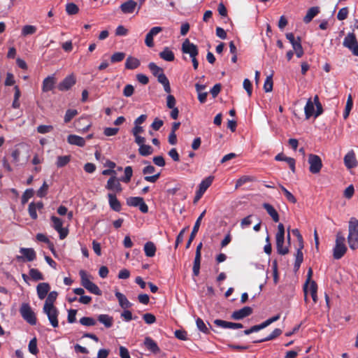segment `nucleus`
I'll return each mask as SVG.
<instances>
[{
	"instance_id": "1",
	"label": "nucleus",
	"mask_w": 358,
	"mask_h": 358,
	"mask_svg": "<svg viewBox=\"0 0 358 358\" xmlns=\"http://www.w3.org/2000/svg\"><path fill=\"white\" fill-rule=\"evenodd\" d=\"M348 242L349 247L352 250L358 248V220L355 217H351L348 225Z\"/></svg>"
},
{
	"instance_id": "2",
	"label": "nucleus",
	"mask_w": 358,
	"mask_h": 358,
	"mask_svg": "<svg viewBox=\"0 0 358 358\" xmlns=\"http://www.w3.org/2000/svg\"><path fill=\"white\" fill-rule=\"evenodd\" d=\"M285 242V227L282 223L278 225V231L275 234L276 249L279 255H285L289 253V248L283 246Z\"/></svg>"
},
{
	"instance_id": "3",
	"label": "nucleus",
	"mask_w": 358,
	"mask_h": 358,
	"mask_svg": "<svg viewBox=\"0 0 358 358\" xmlns=\"http://www.w3.org/2000/svg\"><path fill=\"white\" fill-rule=\"evenodd\" d=\"M79 275L81 279V285L86 289H87L90 292L98 296H101L102 294L99 287L90 280V275H87L85 271L80 270L79 271Z\"/></svg>"
},
{
	"instance_id": "4",
	"label": "nucleus",
	"mask_w": 358,
	"mask_h": 358,
	"mask_svg": "<svg viewBox=\"0 0 358 358\" xmlns=\"http://www.w3.org/2000/svg\"><path fill=\"white\" fill-rule=\"evenodd\" d=\"M345 238L341 232L336 234V245L334 248V258L335 259H341L346 252L347 247L345 245Z\"/></svg>"
},
{
	"instance_id": "5",
	"label": "nucleus",
	"mask_w": 358,
	"mask_h": 358,
	"mask_svg": "<svg viewBox=\"0 0 358 358\" xmlns=\"http://www.w3.org/2000/svg\"><path fill=\"white\" fill-rule=\"evenodd\" d=\"M20 313L22 318L29 324L36 325V317L29 303H22Z\"/></svg>"
},
{
	"instance_id": "6",
	"label": "nucleus",
	"mask_w": 358,
	"mask_h": 358,
	"mask_svg": "<svg viewBox=\"0 0 358 358\" xmlns=\"http://www.w3.org/2000/svg\"><path fill=\"white\" fill-rule=\"evenodd\" d=\"M43 311L48 316L50 324L55 328L59 326L57 308L55 306H43Z\"/></svg>"
},
{
	"instance_id": "7",
	"label": "nucleus",
	"mask_w": 358,
	"mask_h": 358,
	"mask_svg": "<svg viewBox=\"0 0 358 358\" xmlns=\"http://www.w3.org/2000/svg\"><path fill=\"white\" fill-rule=\"evenodd\" d=\"M343 44L351 50L354 55L358 56V42L354 33H349L345 37Z\"/></svg>"
},
{
	"instance_id": "8",
	"label": "nucleus",
	"mask_w": 358,
	"mask_h": 358,
	"mask_svg": "<svg viewBox=\"0 0 358 358\" xmlns=\"http://www.w3.org/2000/svg\"><path fill=\"white\" fill-rule=\"evenodd\" d=\"M127 204L129 206L138 207L141 212L147 213L148 212V206L145 203L143 199L139 196H131L127 199Z\"/></svg>"
},
{
	"instance_id": "9",
	"label": "nucleus",
	"mask_w": 358,
	"mask_h": 358,
	"mask_svg": "<svg viewBox=\"0 0 358 358\" xmlns=\"http://www.w3.org/2000/svg\"><path fill=\"white\" fill-rule=\"evenodd\" d=\"M308 163L310 164L309 171L313 174L318 173L322 167V160L320 157L316 155H309Z\"/></svg>"
},
{
	"instance_id": "10",
	"label": "nucleus",
	"mask_w": 358,
	"mask_h": 358,
	"mask_svg": "<svg viewBox=\"0 0 358 358\" xmlns=\"http://www.w3.org/2000/svg\"><path fill=\"white\" fill-rule=\"evenodd\" d=\"M50 220L52 222V227L59 234V238L60 239L65 238L69 234V230L67 229H64L62 227V225H63L62 220L60 218H59L55 215L51 216Z\"/></svg>"
},
{
	"instance_id": "11",
	"label": "nucleus",
	"mask_w": 358,
	"mask_h": 358,
	"mask_svg": "<svg viewBox=\"0 0 358 358\" xmlns=\"http://www.w3.org/2000/svg\"><path fill=\"white\" fill-rule=\"evenodd\" d=\"M182 52L184 54H188L189 57H194L199 55V50L197 46L191 43L188 38H186L182 44Z\"/></svg>"
},
{
	"instance_id": "12",
	"label": "nucleus",
	"mask_w": 358,
	"mask_h": 358,
	"mask_svg": "<svg viewBox=\"0 0 358 358\" xmlns=\"http://www.w3.org/2000/svg\"><path fill=\"white\" fill-rule=\"evenodd\" d=\"M76 83V76L72 73L66 76L62 82L57 85L59 91L64 92L70 90Z\"/></svg>"
},
{
	"instance_id": "13",
	"label": "nucleus",
	"mask_w": 358,
	"mask_h": 358,
	"mask_svg": "<svg viewBox=\"0 0 358 358\" xmlns=\"http://www.w3.org/2000/svg\"><path fill=\"white\" fill-rule=\"evenodd\" d=\"M252 313V308L250 306H245L232 313L231 318L235 320H240L250 316Z\"/></svg>"
},
{
	"instance_id": "14",
	"label": "nucleus",
	"mask_w": 358,
	"mask_h": 358,
	"mask_svg": "<svg viewBox=\"0 0 358 358\" xmlns=\"http://www.w3.org/2000/svg\"><path fill=\"white\" fill-rule=\"evenodd\" d=\"M344 164L348 169L355 168L358 165V162L356 159L354 150H350L343 158Z\"/></svg>"
},
{
	"instance_id": "15",
	"label": "nucleus",
	"mask_w": 358,
	"mask_h": 358,
	"mask_svg": "<svg viewBox=\"0 0 358 358\" xmlns=\"http://www.w3.org/2000/svg\"><path fill=\"white\" fill-rule=\"evenodd\" d=\"M206 210H203L201 215L199 216V217L197 218L194 227H193V229H192V231L191 232V234L189 236V238L187 241V243L186 244V248H189L192 242L193 241V240L194 239L195 236H196V233L198 232L199 229V227L201 225V220L203 219V217H204L205 214H206Z\"/></svg>"
},
{
	"instance_id": "16",
	"label": "nucleus",
	"mask_w": 358,
	"mask_h": 358,
	"mask_svg": "<svg viewBox=\"0 0 358 358\" xmlns=\"http://www.w3.org/2000/svg\"><path fill=\"white\" fill-rule=\"evenodd\" d=\"M20 252L22 254L23 256H17V260L22 259L24 261V259H26L28 262H32L36 259V252L33 248H20Z\"/></svg>"
},
{
	"instance_id": "17",
	"label": "nucleus",
	"mask_w": 358,
	"mask_h": 358,
	"mask_svg": "<svg viewBox=\"0 0 358 358\" xmlns=\"http://www.w3.org/2000/svg\"><path fill=\"white\" fill-rule=\"evenodd\" d=\"M162 31V27H152L145 36V45L149 48H152L154 46V42H153L154 36H156Z\"/></svg>"
},
{
	"instance_id": "18",
	"label": "nucleus",
	"mask_w": 358,
	"mask_h": 358,
	"mask_svg": "<svg viewBox=\"0 0 358 358\" xmlns=\"http://www.w3.org/2000/svg\"><path fill=\"white\" fill-rule=\"evenodd\" d=\"M213 322L217 327L224 329H241L243 327V325L241 323L227 322L220 319L215 320Z\"/></svg>"
},
{
	"instance_id": "19",
	"label": "nucleus",
	"mask_w": 358,
	"mask_h": 358,
	"mask_svg": "<svg viewBox=\"0 0 358 358\" xmlns=\"http://www.w3.org/2000/svg\"><path fill=\"white\" fill-rule=\"evenodd\" d=\"M120 180L117 179L115 176L110 177L107 182L106 188L110 191L120 192L122 191V187Z\"/></svg>"
},
{
	"instance_id": "20",
	"label": "nucleus",
	"mask_w": 358,
	"mask_h": 358,
	"mask_svg": "<svg viewBox=\"0 0 358 358\" xmlns=\"http://www.w3.org/2000/svg\"><path fill=\"white\" fill-rule=\"evenodd\" d=\"M56 78L54 75H51L45 78L43 81L42 91L43 92H49L55 87Z\"/></svg>"
},
{
	"instance_id": "21",
	"label": "nucleus",
	"mask_w": 358,
	"mask_h": 358,
	"mask_svg": "<svg viewBox=\"0 0 358 358\" xmlns=\"http://www.w3.org/2000/svg\"><path fill=\"white\" fill-rule=\"evenodd\" d=\"M50 289V285L47 282L39 283L36 287L38 296L40 299H43L47 296Z\"/></svg>"
},
{
	"instance_id": "22",
	"label": "nucleus",
	"mask_w": 358,
	"mask_h": 358,
	"mask_svg": "<svg viewBox=\"0 0 358 358\" xmlns=\"http://www.w3.org/2000/svg\"><path fill=\"white\" fill-rule=\"evenodd\" d=\"M144 345L148 350L154 354H157L160 352L157 343L150 337H145L144 340Z\"/></svg>"
},
{
	"instance_id": "23",
	"label": "nucleus",
	"mask_w": 358,
	"mask_h": 358,
	"mask_svg": "<svg viewBox=\"0 0 358 358\" xmlns=\"http://www.w3.org/2000/svg\"><path fill=\"white\" fill-rule=\"evenodd\" d=\"M136 6L137 3L134 0H127L120 6V8L124 13H132Z\"/></svg>"
},
{
	"instance_id": "24",
	"label": "nucleus",
	"mask_w": 358,
	"mask_h": 358,
	"mask_svg": "<svg viewBox=\"0 0 358 358\" xmlns=\"http://www.w3.org/2000/svg\"><path fill=\"white\" fill-rule=\"evenodd\" d=\"M108 202L110 207L116 212H120L121 210V203L117 199L115 194H108Z\"/></svg>"
},
{
	"instance_id": "25",
	"label": "nucleus",
	"mask_w": 358,
	"mask_h": 358,
	"mask_svg": "<svg viewBox=\"0 0 358 358\" xmlns=\"http://www.w3.org/2000/svg\"><path fill=\"white\" fill-rule=\"evenodd\" d=\"M67 141L71 145L83 147L85 145V140L79 136L71 134L68 136Z\"/></svg>"
},
{
	"instance_id": "26",
	"label": "nucleus",
	"mask_w": 358,
	"mask_h": 358,
	"mask_svg": "<svg viewBox=\"0 0 358 358\" xmlns=\"http://www.w3.org/2000/svg\"><path fill=\"white\" fill-rule=\"evenodd\" d=\"M116 298L118 300L120 306L124 308H129L132 306V303L129 301L127 297L120 292H116L115 294Z\"/></svg>"
},
{
	"instance_id": "27",
	"label": "nucleus",
	"mask_w": 358,
	"mask_h": 358,
	"mask_svg": "<svg viewBox=\"0 0 358 358\" xmlns=\"http://www.w3.org/2000/svg\"><path fill=\"white\" fill-rule=\"evenodd\" d=\"M311 98H309L304 107V113L306 119H309L310 117H315V107Z\"/></svg>"
},
{
	"instance_id": "28",
	"label": "nucleus",
	"mask_w": 358,
	"mask_h": 358,
	"mask_svg": "<svg viewBox=\"0 0 358 358\" xmlns=\"http://www.w3.org/2000/svg\"><path fill=\"white\" fill-rule=\"evenodd\" d=\"M263 208L266 210L275 222H278L279 221V215L272 205L268 203H264L263 204Z\"/></svg>"
},
{
	"instance_id": "29",
	"label": "nucleus",
	"mask_w": 358,
	"mask_h": 358,
	"mask_svg": "<svg viewBox=\"0 0 358 358\" xmlns=\"http://www.w3.org/2000/svg\"><path fill=\"white\" fill-rule=\"evenodd\" d=\"M157 81L159 83H161L162 85H163L164 91L166 93L170 94L171 92V89L169 80L167 78V77L166 76V75L164 73H162L160 75H159L158 76H157Z\"/></svg>"
},
{
	"instance_id": "30",
	"label": "nucleus",
	"mask_w": 358,
	"mask_h": 358,
	"mask_svg": "<svg viewBox=\"0 0 358 358\" xmlns=\"http://www.w3.org/2000/svg\"><path fill=\"white\" fill-rule=\"evenodd\" d=\"M141 64L139 59L136 57L129 56L127 58L125 62V68L127 69H136Z\"/></svg>"
},
{
	"instance_id": "31",
	"label": "nucleus",
	"mask_w": 358,
	"mask_h": 358,
	"mask_svg": "<svg viewBox=\"0 0 358 358\" xmlns=\"http://www.w3.org/2000/svg\"><path fill=\"white\" fill-rule=\"evenodd\" d=\"M98 321L102 323L106 328H110L113 326V317L106 315L101 314L98 316Z\"/></svg>"
},
{
	"instance_id": "32",
	"label": "nucleus",
	"mask_w": 358,
	"mask_h": 358,
	"mask_svg": "<svg viewBox=\"0 0 358 358\" xmlns=\"http://www.w3.org/2000/svg\"><path fill=\"white\" fill-rule=\"evenodd\" d=\"M144 252L147 257H152L155 255L156 252V247L154 244V243L151 241L147 242L144 245Z\"/></svg>"
},
{
	"instance_id": "33",
	"label": "nucleus",
	"mask_w": 358,
	"mask_h": 358,
	"mask_svg": "<svg viewBox=\"0 0 358 358\" xmlns=\"http://www.w3.org/2000/svg\"><path fill=\"white\" fill-rule=\"evenodd\" d=\"M319 13L318 7H311L307 11L306 15L303 17V22L305 23H309L314 17H315Z\"/></svg>"
},
{
	"instance_id": "34",
	"label": "nucleus",
	"mask_w": 358,
	"mask_h": 358,
	"mask_svg": "<svg viewBox=\"0 0 358 358\" xmlns=\"http://www.w3.org/2000/svg\"><path fill=\"white\" fill-rule=\"evenodd\" d=\"M159 57L165 61L172 62L175 59L173 52L169 48H165L162 52L159 53Z\"/></svg>"
},
{
	"instance_id": "35",
	"label": "nucleus",
	"mask_w": 358,
	"mask_h": 358,
	"mask_svg": "<svg viewBox=\"0 0 358 358\" xmlns=\"http://www.w3.org/2000/svg\"><path fill=\"white\" fill-rule=\"evenodd\" d=\"M214 177L213 176H208L204 180H203L201 183L199 184V190H200V192H205L207 189L211 185Z\"/></svg>"
},
{
	"instance_id": "36",
	"label": "nucleus",
	"mask_w": 358,
	"mask_h": 358,
	"mask_svg": "<svg viewBox=\"0 0 358 358\" xmlns=\"http://www.w3.org/2000/svg\"><path fill=\"white\" fill-rule=\"evenodd\" d=\"M57 296H58V294L56 291L50 292L47 296V299L45 301L43 306H50V307L55 306L54 303L56 301Z\"/></svg>"
},
{
	"instance_id": "37",
	"label": "nucleus",
	"mask_w": 358,
	"mask_h": 358,
	"mask_svg": "<svg viewBox=\"0 0 358 358\" xmlns=\"http://www.w3.org/2000/svg\"><path fill=\"white\" fill-rule=\"evenodd\" d=\"M281 334H282V330L280 329L277 328V329H275L272 331V333L271 334H269L268 336H266L264 338H262L259 341H254V343H262L264 341H271V340L277 338L278 336H279Z\"/></svg>"
},
{
	"instance_id": "38",
	"label": "nucleus",
	"mask_w": 358,
	"mask_h": 358,
	"mask_svg": "<svg viewBox=\"0 0 358 358\" xmlns=\"http://www.w3.org/2000/svg\"><path fill=\"white\" fill-rule=\"evenodd\" d=\"M293 50H294L296 55L298 58H301L303 55V50L301 45V38L298 37V41L292 44Z\"/></svg>"
},
{
	"instance_id": "39",
	"label": "nucleus",
	"mask_w": 358,
	"mask_h": 358,
	"mask_svg": "<svg viewBox=\"0 0 358 358\" xmlns=\"http://www.w3.org/2000/svg\"><path fill=\"white\" fill-rule=\"evenodd\" d=\"M153 148L149 145L143 144L141 145L138 148V152L141 156L150 155L153 153Z\"/></svg>"
},
{
	"instance_id": "40",
	"label": "nucleus",
	"mask_w": 358,
	"mask_h": 358,
	"mask_svg": "<svg viewBox=\"0 0 358 358\" xmlns=\"http://www.w3.org/2000/svg\"><path fill=\"white\" fill-rule=\"evenodd\" d=\"M352 106H353L352 97L351 94H349L348 96L345 108V110L343 113V118L345 120H346L348 117L350 113L352 108Z\"/></svg>"
},
{
	"instance_id": "41",
	"label": "nucleus",
	"mask_w": 358,
	"mask_h": 358,
	"mask_svg": "<svg viewBox=\"0 0 358 358\" xmlns=\"http://www.w3.org/2000/svg\"><path fill=\"white\" fill-rule=\"evenodd\" d=\"M196 324L198 329L206 334H210V328H208L206 324L204 323L203 320L200 318L197 317L196 320Z\"/></svg>"
},
{
	"instance_id": "42",
	"label": "nucleus",
	"mask_w": 358,
	"mask_h": 358,
	"mask_svg": "<svg viewBox=\"0 0 358 358\" xmlns=\"http://www.w3.org/2000/svg\"><path fill=\"white\" fill-rule=\"evenodd\" d=\"M71 160L70 155L59 156L57 159L56 165L58 168L66 166Z\"/></svg>"
},
{
	"instance_id": "43",
	"label": "nucleus",
	"mask_w": 358,
	"mask_h": 358,
	"mask_svg": "<svg viewBox=\"0 0 358 358\" xmlns=\"http://www.w3.org/2000/svg\"><path fill=\"white\" fill-rule=\"evenodd\" d=\"M310 293L312 296L313 301L314 303L317 302V285L315 281L310 282V287H309Z\"/></svg>"
},
{
	"instance_id": "44",
	"label": "nucleus",
	"mask_w": 358,
	"mask_h": 358,
	"mask_svg": "<svg viewBox=\"0 0 358 358\" xmlns=\"http://www.w3.org/2000/svg\"><path fill=\"white\" fill-rule=\"evenodd\" d=\"M148 68L150 70V71L152 73V74L157 77L159 75H160L161 73H164V71L163 69L158 66L154 62H150L149 64H148Z\"/></svg>"
},
{
	"instance_id": "45",
	"label": "nucleus",
	"mask_w": 358,
	"mask_h": 358,
	"mask_svg": "<svg viewBox=\"0 0 358 358\" xmlns=\"http://www.w3.org/2000/svg\"><path fill=\"white\" fill-rule=\"evenodd\" d=\"M279 187L281 189V190L283 192V193L288 201H289L292 203H296V199L289 191H288L283 185H282L280 184L279 185Z\"/></svg>"
},
{
	"instance_id": "46",
	"label": "nucleus",
	"mask_w": 358,
	"mask_h": 358,
	"mask_svg": "<svg viewBox=\"0 0 358 358\" xmlns=\"http://www.w3.org/2000/svg\"><path fill=\"white\" fill-rule=\"evenodd\" d=\"M201 256H196L194 260V264L192 268L193 275L195 276L199 275L200 270Z\"/></svg>"
},
{
	"instance_id": "47",
	"label": "nucleus",
	"mask_w": 358,
	"mask_h": 358,
	"mask_svg": "<svg viewBox=\"0 0 358 358\" xmlns=\"http://www.w3.org/2000/svg\"><path fill=\"white\" fill-rule=\"evenodd\" d=\"M133 175V170L131 166H126L124 169V176L120 179L121 181L127 183L131 180Z\"/></svg>"
},
{
	"instance_id": "48",
	"label": "nucleus",
	"mask_w": 358,
	"mask_h": 358,
	"mask_svg": "<svg viewBox=\"0 0 358 358\" xmlns=\"http://www.w3.org/2000/svg\"><path fill=\"white\" fill-rule=\"evenodd\" d=\"M29 351L34 355H36L38 352L37 348V340L36 338H32L28 345Z\"/></svg>"
},
{
	"instance_id": "49",
	"label": "nucleus",
	"mask_w": 358,
	"mask_h": 358,
	"mask_svg": "<svg viewBox=\"0 0 358 358\" xmlns=\"http://www.w3.org/2000/svg\"><path fill=\"white\" fill-rule=\"evenodd\" d=\"M66 11L69 15H75L78 13L79 8L74 3H69L66 6Z\"/></svg>"
},
{
	"instance_id": "50",
	"label": "nucleus",
	"mask_w": 358,
	"mask_h": 358,
	"mask_svg": "<svg viewBox=\"0 0 358 358\" xmlns=\"http://www.w3.org/2000/svg\"><path fill=\"white\" fill-rule=\"evenodd\" d=\"M266 325L264 324V322H262V324H258V325H255V326H252L251 328L248 329H246L243 331L244 334L245 335H249L253 332H257L261 329H263L264 328H266Z\"/></svg>"
},
{
	"instance_id": "51",
	"label": "nucleus",
	"mask_w": 358,
	"mask_h": 358,
	"mask_svg": "<svg viewBox=\"0 0 358 358\" xmlns=\"http://www.w3.org/2000/svg\"><path fill=\"white\" fill-rule=\"evenodd\" d=\"M29 275L34 280H43V274L36 268H31L29 270Z\"/></svg>"
},
{
	"instance_id": "52",
	"label": "nucleus",
	"mask_w": 358,
	"mask_h": 358,
	"mask_svg": "<svg viewBox=\"0 0 358 358\" xmlns=\"http://www.w3.org/2000/svg\"><path fill=\"white\" fill-rule=\"evenodd\" d=\"M78 115V111L76 109H69L66 110L64 115V122H69L76 115Z\"/></svg>"
},
{
	"instance_id": "53",
	"label": "nucleus",
	"mask_w": 358,
	"mask_h": 358,
	"mask_svg": "<svg viewBox=\"0 0 358 358\" xmlns=\"http://www.w3.org/2000/svg\"><path fill=\"white\" fill-rule=\"evenodd\" d=\"M79 322L82 325L87 327L94 326L96 324L95 320L90 317H83L80 319Z\"/></svg>"
},
{
	"instance_id": "54",
	"label": "nucleus",
	"mask_w": 358,
	"mask_h": 358,
	"mask_svg": "<svg viewBox=\"0 0 358 358\" xmlns=\"http://www.w3.org/2000/svg\"><path fill=\"white\" fill-rule=\"evenodd\" d=\"M264 90L266 92H270L272 91L273 79L271 75L266 77L264 84Z\"/></svg>"
},
{
	"instance_id": "55",
	"label": "nucleus",
	"mask_w": 358,
	"mask_h": 358,
	"mask_svg": "<svg viewBox=\"0 0 358 358\" xmlns=\"http://www.w3.org/2000/svg\"><path fill=\"white\" fill-rule=\"evenodd\" d=\"M36 31V28L33 25H25L23 27L22 30V34L23 36H27L34 34Z\"/></svg>"
},
{
	"instance_id": "56",
	"label": "nucleus",
	"mask_w": 358,
	"mask_h": 358,
	"mask_svg": "<svg viewBox=\"0 0 358 358\" xmlns=\"http://www.w3.org/2000/svg\"><path fill=\"white\" fill-rule=\"evenodd\" d=\"M124 57H125V53L122 52H115L110 57V62L112 63L120 62L122 61Z\"/></svg>"
},
{
	"instance_id": "57",
	"label": "nucleus",
	"mask_w": 358,
	"mask_h": 358,
	"mask_svg": "<svg viewBox=\"0 0 358 358\" xmlns=\"http://www.w3.org/2000/svg\"><path fill=\"white\" fill-rule=\"evenodd\" d=\"M34 196L33 189H27L25 190L22 196V203L24 204L28 200Z\"/></svg>"
},
{
	"instance_id": "58",
	"label": "nucleus",
	"mask_w": 358,
	"mask_h": 358,
	"mask_svg": "<svg viewBox=\"0 0 358 358\" xmlns=\"http://www.w3.org/2000/svg\"><path fill=\"white\" fill-rule=\"evenodd\" d=\"M28 211H29V214L30 217H31V219H33V220L37 219L38 215L36 213V208L35 203L31 202L29 203V207H28Z\"/></svg>"
},
{
	"instance_id": "59",
	"label": "nucleus",
	"mask_w": 358,
	"mask_h": 358,
	"mask_svg": "<svg viewBox=\"0 0 358 358\" xmlns=\"http://www.w3.org/2000/svg\"><path fill=\"white\" fill-rule=\"evenodd\" d=\"M37 131L39 134H47L53 130V127L52 125H39L37 129Z\"/></svg>"
},
{
	"instance_id": "60",
	"label": "nucleus",
	"mask_w": 358,
	"mask_h": 358,
	"mask_svg": "<svg viewBox=\"0 0 358 358\" xmlns=\"http://www.w3.org/2000/svg\"><path fill=\"white\" fill-rule=\"evenodd\" d=\"M252 179L251 177L250 176H242L241 178H240L237 181H236V185H235V187L236 189L238 188L239 187L242 186L243 184L248 182H250V181H252Z\"/></svg>"
},
{
	"instance_id": "61",
	"label": "nucleus",
	"mask_w": 358,
	"mask_h": 358,
	"mask_svg": "<svg viewBox=\"0 0 358 358\" xmlns=\"http://www.w3.org/2000/svg\"><path fill=\"white\" fill-rule=\"evenodd\" d=\"M134 92V87L133 85L128 84L123 90V95L126 97H130Z\"/></svg>"
},
{
	"instance_id": "62",
	"label": "nucleus",
	"mask_w": 358,
	"mask_h": 358,
	"mask_svg": "<svg viewBox=\"0 0 358 358\" xmlns=\"http://www.w3.org/2000/svg\"><path fill=\"white\" fill-rule=\"evenodd\" d=\"M48 189V185L46 183V182H44L43 185L37 191V196L41 198L44 197L47 194Z\"/></svg>"
},
{
	"instance_id": "63",
	"label": "nucleus",
	"mask_w": 358,
	"mask_h": 358,
	"mask_svg": "<svg viewBox=\"0 0 358 358\" xmlns=\"http://www.w3.org/2000/svg\"><path fill=\"white\" fill-rule=\"evenodd\" d=\"M348 15V8L347 7L343 8L339 10L337 14V18L339 20H345Z\"/></svg>"
},
{
	"instance_id": "64",
	"label": "nucleus",
	"mask_w": 358,
	"mask_h": 358,
	"mask_svg": "<svg viewBox=\"0 0 358 358\" xmlns=\"http://www.w3.org/2000/svg\"><path fill=\"white\" fill-rule=\"evenodd\" d=\"M143 318L145 323L148 324H153L156 321V317L154 315L151 313H145L143 315Z\"/></svg>"
}]
</instances>
